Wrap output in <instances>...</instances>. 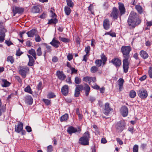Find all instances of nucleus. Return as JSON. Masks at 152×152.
Segmentation results:
<instances>
[{
  "mask_svg": "<svg viewBox=\"0 0 152 152\" xmlns=\"http://www.w3.org/2000/svg\"><path fill=\"white\" fill-rule=\"evenodd\" d=\"M127 23L130 28L132 29L141 23V20L135 12H131L128 18Z\"/></svg>",
  "mask_w": 152,
  "mask_h": 152,
  "instance_id": "nucleus-1",
  "label": "nucleus"
},
{
  "mask_svg": "<svg viewBox=\"0 0 152 152\" xmlns=\"http://www.w3.org/2000/svg\"><path fill=\"white\" fill-rule=\"evenodd\" d=\"M90 138V134L88 131L86 132L79 139V144L83 145H88L89 141Z\"/></svg>",
  "mask_w": 152,
  "mask_h": 152,
  "instance_id": "nucleus-2",
  "label": "nucleus"
},
{
  "mask_svg": "<svg viewBox=\"0 0 152 152\" xmlns=\"http://www.w3.org/2000/svg\"><path fill=\"white\" fill-rule=\"evenodd\" d=\"M121 50L123 53V56L124 59H129V53L131 50V47L129 46H123L122 47Z\"/></svg>",
  "mask_w": 152,
  "mask_h": 152,
  "instance_id": "nucleus-3",
  "label": "nucleus"
},
{
  "mask_svg": "<svg viewBox=\"0 0 152 152\" xmlns=\"http://www.w3.org/2000/svg\"><path fill=\"white\" fill-rule=\"evenodd\" d=\"M137 94L142 99H145L148 96L147 90L143 88L140 89L137 91Z\"/></svg>",
  "mask_w": 152,
  "mask_h": 152,
  "instance_id": "nucleus-4",
  "label": "nucleus"
},
{
  "mask_svg": "<svg viewBox=\"0 0 152 152\" xmlns=\"http://www.w3.org/2000/svg\"><path fill=\"white\" fill-rule=\"evenodd\" d=\"M67 132L70 135H71L73 133H75L76 132L80 134L81 132V129L79 127L77 129L72 126H70L67 128Z\"/></svg>",
  "mask_w": 152,
  "mask_h": 152,
  "instance_id": "nucleus-5",
  "label": "nucleus"
},
{
  "mask_svg": "<svg viewBox=\"0 0 152 152\" xmlns=\"http://www.w3.org/2000/svg\"><path fill=\"white\" fill-rule=\"evenodd\" d=\"M119 15L120 14L118 10L115 7H113L110 14V17L114 20H115L118 18Z\"/></svg>",
  "mask_w": 152,
  "mask_h": 152,
  "instance_id": "nucleus-6",
  "label": "nucleus"
},
{
  "mask_svg": "<svg viewBox=\"0 0 152 152\" xmlns=\"http://www.w3.org/2000/svg\"><path fill=\"white\" fill-rule=\"evenodd\" d=\"M28 71L29 69L27 66H20L19 70V73L23 77L25 78L26 77V74Z\"/></svg>",
  "mask_w": 152,
  "mask_h": 152,
  "instance_id": "nucleus-7",
  "label": "nucleus"
},
{
  "mask_svg": "<svg viewBox=\"0 0 152 152\" xmlns=\"http://www.w3.org/2000/svg\"><path fill=\"white\" fill-rule=\"evenodd\" d=\"M23 124L21 122H19L18 123L17 125H15V130L16 132L18 133H19L22 132V133L23 135L25 134V132L23 130Z\"/></svg>",
  "mask_w": 152,
  "mask_h": 152,
  "instance_id": "nucleus-8",
  "label": "nucleus"
},
{
  "mask_svg": "<svg viewBox=\"0 0 152 152\" xmlns=\"http://www.w3.org/2000/svg\"><path fill=\"white\" fill-rule=\"evenodd\" d=\"M129 59H124L123 61V68L124 69V72L125 73H127L129 69V62L128 60Z\"/></svg>",
  "mask_w": 152,
  "mask_h": 152,
  "instance_id": "nucleus-9",
  "label": "nucleus"
},
{
  "mask_svg": "<svg viewBox=\"0 0 152 152\" xmlns=\"http://www.w3.org/2000/svg\"><path fill=\"white\" fill-rule=\"evenodd\" d=\"M118 9L120 11V18H121V16L124 14L126 12V9H125L124 5L121 3H118Z\"/></svg>",
  "mask_w": 152,
  "mask_h": 152,
  "instance_id": "nucleus-10",
  "label": "nucleus"
},
{
  "mask_svg": "<svg viewBox=\"0 0 152 152\" xmlns=\"http://www.w3.org/2000/svg\"><path fill=\"white\" fill-rule=\"evenodd\" d=\"M111 62L116 67H119L121 65V60L118 58H114L112 59Z\"/></svg>",
  "mask_w": 152,
  "mask_h": 152,
  "instance_id": "nucleus-11",
  "label": "nucleus"
},
{
  "mask_svg": "<svg viewBox=\"0 0 152 152\" xmlns=\"http://www.w3.org/2000/svg\"><path fill=\"white\" fill-rule=\"evenodd\" d=\"M12 11L13 13V16H15L17 13L20 14L24 11V9L19 7H13Z\"/></svg>",
  "mask_w": 152,
  "mask_h": 152,
  "instance_id": "nucleus-12",
  "label": "nucleus"
},
{
  "mask_svg": "<svg viewBox=\"0 0 152 152\" xmlns=\"http://www.w3.org/2000/svg\"><path fill=\"white\" fill-rule=\"evenodd\" d=\"M43 45H44L45 47L44 54V56L45 57L47 53H50L52 51L51 47L46 43H43Z\"/></svg>",
  "mask_w": 152,
  "mask_h": 152,
  "instance_id": "nucleus-13",
  "label": "nucleus"
},
{
  "mask_svg": "<svg viewBox=\"0 0 152 152\" xmlns=\"http://www.w3.org/2000/svg\"><path fill=\"white\" fill-rule=\"evenodd\" d=\"M111 25V24L108 19L106 18L104 20L103 26L105 30H108L109 28Z\"/></svg>",
  "mask_w": 152,
  "mask_h": 152,
  "instance_id": "nucleus-14",
  "label": "nucleus"
},
{
  "mask_svg": "<svg viewBox=\"0 0 152 152\" xmlns=\"http://www.w3.org/2000/svg\"><path fill=\"white\" fill-rule=\"evenodd\" d=\"M56 75L58 78L61 80H64L66 76L62 71L58 70L56 72Z\"/></svg>",
  "mask_w": 152,
  "mask_h": 152,
  "instance_id": "nucleus-15",
  "label": "nucleus"
},
{
  "mask_svg": "<svg viewBox=\"0 0 152 152\" xmlns=\"http://www.w3.org/2000/svg\"><path fill=\"white\" fill-rule=\"evenodd\" d=\"M128 109L126 106H123L121 108V113L123 117L126 116L128 115Z\"/></svg>",
  "mask_w": 152,
  "mask_h": 152,
  "instance_id": "nucleus-16",
  "label": "nucleus"
},
{
  "mask_svg": "<svg viewBox=\"0 0 152 152\" xmlns=\"http://www.w3.org/2000/svg\"><path fill=\"white\" fill-rule=\"evenodd\" d=\"M111 110L112 109L110 107L109 104L108 103H106L105 105L104 113L105 115H107Z\"/></svg>",
  "mask_w": 152,
  "mask_h": 152,
  "instance_id": "nucleus-17",
  "label": "nucleus"
},
{
  "mask_svg": "<svg viewBox=\"0 0 152 152\" xmlns=\"http://www.w3.org/2000/svg\"><path fill=\"white\" fill-rule=\"evenodd\" d=\"M61 91L63 94L65 96H66L68 94L69 91V87L68 85H65L62 88Z\"/></svg>",
  "mask_w": 152,
  "mask_h": 152,
  "instance_id": "nucleus-18",
  "label": "nucleus"
},
{
  "mask_svg": "<svg viewBox=\"0 0 152 152\" xmlns=\"http://www.w3.org/2000/svg\"><path fill=\"white\" fill-rule=\"evenodd\" d=\"M60 44V42L56 40L55 38L53 39L52 41L50 43V45L56 48H58L59 47V45Z\"/></svg>",
  "mask_w": 152,
  "mask_h": 152,
  "instance_id": "nucleus-19",
  "label": "nucleus"
},
{
  "mask_svg": "<svg viewBox=\"0 0 152 152\" xmlns=\"http://www.w3.org/2000/svg\"><path fill=\"white\" fill-rule=\"evenodd\" d=\"M1 84L3 87H6L9 86L11 83L5 79L1 80Z\"/></svg>",
  "mask_w": 152,
  "mask_h": 152,
  "instance_id": "nucleus-20",
  "label": "nucleus"
},
{
  "mask_svg": "<svg viewBox=\"0 0 152 152\" xmlns=\"http://www.w3.org/2000/svg\"><path fill=\"white\" fill-rule=\"evenodd\" d=\"M116 128L118 132H121L124 129V126L121 122H119L116 125Z\"/></svg>",
  "mask_w": 152,
  "mask_h": 152,
  "instance_id": "nucleus-21",
  "label": "nucleus"
},
{
  "mask_svg": "<svg viewBox=\"0 0 152 152\" xmlns=\"http://www.w3.org/2000/svg\"><path fill=\"white\" fill-rule=\"evenodd\" d=\"M37 32L35 29H32L26 33L28 37H33Z\"/></svg>",
  "mask_w": 152,
  "mask_h": 152,
  "instance_id": "nucleus-22",
  "label": "nucleus"
},
{
  "mask_svg": "<svg viewBox=\"0 0 152 152\" xmlns=\"http://www.w3.org/2000/svg\"><path fill=\"white\" fill-rule=\"evenodd\" d=\"M27 56L29 59V61L28 63V65L29 66H33L34 62V59L33 57L28 54L27 55Z\"/></svg>",
  "mask_w": 152,
  "mask_h": 152,
  "instance_id": "nucleus-23",
  "label": "nucleus"
},
{
  "mask_svg": "<svg viewBox=\"0 0 152 152\" xmlns=\"http://www.w3.org/2000/svg\"><path fill=\"white\" fill-rule=\"evenodd\" d=\"M140 55L144 59L147 58L148 56V55L147 53L144 50H141L140 53Z\"/></svg>",
  "mask_w": 152,
  "mask_h": 152,
  "instance_id": "nucleus-24",
  "label": "nucleus"
},
{
  "mask_svg": "<svg viewBox=\"0 0 152 152\" xmlns=\"http://www.w3.org/2000/svg\"><path fill=\"white\" fill-rule=\"evenodd\" d=\"M25 101L27 104L30 105L32 104L33 99L31 96H28L25 98Z\"/></svg>",
  "mask_w": 152,
  "mask_h": 152,
  "instance_id": "nucleus-25",
  "label": "nucleus"
},
{
  "mask_svg": "<svg viewBox=\"0 0 152 152\" xmlns=\"http://www.w3.org/2000/svg\"><path fill=\"white\" fill-rule=\"evenodd\" d=\"M31 12L34 13H38L40 12V9L37 6H34L31 9Z\"/></svg>",
  "mask_w": 152,
  "mask_h": 152,
  "instance_id": "nucleus-26",
  "label": "nucleus"
},
{
  "mask_svg": "<svg viewBox=\"0 0 152 152\" xmlns=\"http://www.w3.org/2000/svg\"><path fill=\"white\" fill-rule=\"evenodd\" d=\"M28 53L32 55L34 58L36 60L37 58L35 50L33 49H31L28 51Z\"/></svg>",
  "mask_w": 152,
  "mask_h": 152,
  "instance_id": "nucleus-27",
  "label": "nucleus"
},
{
  "mask_svg": "<svg viewBox=\"0 0 152 152\" xmlns=\"http://www.w3.org/2000/svg\"><path fill=\"white\" fill-rule=\"evenodd\" d=\"M69 118L68 114L67 113L65 114L64 115L62 116L60 119L61 122L66 121Z\"/></svg>",
  "mask_w": 152,
  "mask_h": 152,
  "instance_id": "nucleus-28",
  "label": "nucleus"
},
{
  "mask_svg": "<svg viewBox=\"0 0 152 152\" xmlns=\"http://www.w3.org/2000/svg\"><path fill=\"white\" fill-rule=\"evenodd\" d=\"M64 11L65 14L67 15H69L71 13V10L70 7L66 6L64 7Z\"/></svg>",
  "mask_w": 152,
  "mask_h": 152,
  "instance_id": "nucleus-29",
  "label": "nucleus"
},
{
  "mask_svg": "<svg viewBox=\"0 0 152 152\" xmlns=\"http://www.w3.org/2000/svg\"><path fill=\"white\" fill-rule=\"evenodd\" d=\"M118 81L119 90H121V89L122 88L123 84L124 83V80L122 78H120L118 80Z\"/></svg>",
  "mask_w": 152,
  "mask_h": 152,
  "instance_id": "nucleus-30",
  "label": "nucleus"
},
{
  "mask_svg": "<svg viewBox=\"0 0 152 152\" xmlns=\"http://www.w3.org/2000/svg\"><path fill=\"white\" fill-rule=\"evenodd\" d=\"M101 59L103 62V65H104L105 64L107 61V57L105 56L104 53H102L101 56Z\"/></svg>",
  "mask_w": 152,
  "mask_h": 152,
  "instance_id": "nucleus-31",
  "label": "nucleus"
},
{
  "mask_svg": "<svg viewBox=\"0 0 152 152\" xmlns=\"http://www.w3.org/2000/svg\"><path fill=\"white\" fill-rule=\"evenodd\" d=\"M98 67L96 66H94L91 67L90 71L92 73H95L98 71Z\"/></svg>",
  "mask_w": 152,
  "mask_h": 152,
  "instance_id": "nucleus-32",
  "label": "nucleus"
},
{
  "mask_svg": "<svg viewBox=\"0 0 152 152\" xmlns=\"http://www.w3.org/2000/svg\"><path fill=\"white\" fill-rule=\"evenodd\" d=\"M95 63L96 66L98 67L101 66L102 64H103V62L101 60L97 59L95 61Z\"/></svg>",
  "mask_w": 152,
  "mask_h": 152,
  "instance_id": "nucleus-33",
  "label": "nucleus"
},
{
  "mask_svg": "<svg viewBox=\"0 0 152 152\" xmlns=\"http://www.w3.org/2000/svg\"><path fill=\"white\" fill-rule=\"evenodd\" d=\"M135 8L138 12L140 14H141L143 12L142 7L140 5H137L135 6Z\"/></svg>",
  "mask_w": 152,
  "mask_h": 152,
  "instance_id": "nucleus-34",
  "label": "nucleus"
},
{
  "mask_svg": "<svg viewBox=\"0 0 152 152\" xmlns=\"http://www.w3.org/2000/svg\"><path fill=\"white\" fill-rule=\"evenodd\" d=\"M24 91L25 92H27L31 94H32L33 93V91H32L31 87L29 86H28L25 88Z\"/></svg>",
  "mask_w": 152,
  "mask_h": 152,
  "instance_id": "nucleus-35",
  "label": "nucleus"
},
{
  "mask_svg": "<svg viewBox=\"0 0 152 152\" xmlns=\"http://www.w3.org/2000/svg\"><path fill=\"white\" fill-rule=\"evenodd\" d=\"M67 5L70 7H73L74 4L71 0H66Z\"/></svg>",
  "mask_w": 152,
  "mask_h": 152,
  "instance_id": "nucleus-36",
  "label": "nucleus"
},
{
  "mask_svg": "<svg viewBox=\"0 0 152 152\" xmlns=\"http://www.w3.org/2000/svg\"><path fill=\"white\" fill-rule=\"evenodd\" d=\"M7 61L8 62H10L12 64L14 62V58L12 56H9L7 58Z\"/></svg>",
  "mask_w": 152,
  "mask_h": 152,
  "instance_id": "nucleus-37",
  "label": "nucleus"
},
{
  "mask_svg": "<svg viewBox=\"0 0 152 152\" xmlns=\"http://www.w3.org/2000/svg\"><path fill=\"white\" fill-rule=\"evenodd\" d=\"M58 20L56 18L55 19H51L48 20V24H50L52 23H53L56 24L58 22Z\"/></svg>",
  "mask_w": 152,
  "mask_h": 152,
  "instance_id": "nucleus-38",
  "label": "nucleus"
},
{
  "mask_svg": "<svg viewBox=\"0 0 152 152\" xmlns=\"http://www.w3.org/2000/svg\"><path fill=\"white\" fill-rule=\"evenodd\" d=\"M136 96V93L135 91L132 90L130 92L129 96L132 98H134Z\"/></svg>",
  "mask_w": 152,
  "mask_h": 152,
  "instance_id": "nucleus-39",
  "label": "nucleus"
},
{
  "mask_svg": "<svg viewBox=\"0 0 152 152\" xmlns=\"http://www.w3.org/2000/svg\"><path fill=\"white\" fill-rule=\"evenodd\" d=\"M7 30L4 28L0 29V35L5 37V33L6 32Z\"/></svg>",
  "mask_w": 152,
  "mask_h": 152,
  "instance_id": "nucleus-40",
  "label": "nucleus"
},
{
  "mask_svg": "<svg viewBox=\"0 0 152 152\" xmlns=\"http://www.w3.org/2000/svg\"><path fill=\"white\" fill-rule=\"evenodd\" d=\"M59 39L60 41L65 43L68 42L69 41V40L68 39L64 37H59Z\"/></svg>",
  "mask_w": 152,
  "mask_h": 152,
  "instance_id": "nucleus-41",
  "label": "nucleus"
},
{
  "mask_svg": "<svg viewBox=\"0 0 152 152\" xmlns=\"http://www.w3.org/2000/svg\"><path fill=\"white\" fill-rule=\"evenodd\" d=\"M42 54V52L41 47H39L37 50V54L38 56H41Z\"/></svg>",
  "mask_w": 152,
  "mask_h": 152,
  "instance_id": "nucleus-42",
  "label": "nucleus"
},
{
  "mask_svg": "<svg viewBox=\"0 0 152 152\" xmlns=\"http://www.w3.org/2000/svg\"><path fill=\"white\" fill-rule=\"evenodd\" d=\"M81 82V79L78 77H76L75 78V82L76 84H79Z\"/></svg>",
  "mask_w": 152,
  "mask_h": 152,
  "instance_id": "nucleus-43",
  "label": "nucleus"
},
{
  "mask_svg": "<svg viewBox=\"0 0 152 152\" xmlns=\"http://www.w3.org/2000/svg\"><path fill=\"white\" fill-rule=\"evenodd\" d=\"M42 82L41 81H40L37 86V89L38 91H41V90L42 88Z\"/></svg>",
  "mask_w": 152,
  "mask_h": 152,
  "instance_id": "nucleus-44",
  "label": "nucleus"
},
{
  "mask_svg": "<svg viewBox=\"0 0 152 152\" xmlns=\"http://www.w3.org/2000/svg\"><path fill=\"white\" fill-rule=\"evenodd\" d=\"M6 107L5 106H3L0 107V116H1L2 113L4 112L6 110Z\"/></svg>",
  "mask_w": 152,
  "mask_h": 152,
  "instance_id": "nucleus-45",
  "label": "nucleus"
},
{
  "mask_svg": "<svg viewBox=\"0 0 152 152\" xmlns=\"http://www.w3.org/2000/svg\"><path fill=\"white\" fill-rule=\"evenodd\" d=\"M42 101L44 102L46 105H50L51 103L50 100L49 99H42Z\"/></svg>",
  "mask_w": 152,
  "mask_h": 152,
  "instance_id": "nucleus-46",
  "label": "nucleus"
},
{
  "mask_svg": "<svg viewBox=\"0 0 152 152\" xmlns=\"http://www.w3.org/2000/svg\"><path fill=\"white\" fill-rule=\"evenodd\" d=\"M80 94V91L75 89V92L74 95L75 97H78L79 96Z\"/></svg>",
  "mask_w": 152,
  "mask_h": 152,
  "instance_id": "nucleus-47",
  "label": "nucleus"
},
{
  "mask_svg": "<svg viewBox=\"0 0 152 152\" xmlns=\"http://www.w3.org/2000/svg\"><path fill=\"white\" fill-rule=\"evenodd\" d=\"M138 146L137 145H135L133 148V152H138Z\"/></svg>",
  "mask_w": 152,
  "mask_h": 152,
  "instance_id": "nucleus-48",
  "label": "nucleus"
},
{
  "mask_svg": "<svg viewBox=\"0 0 152 152\" xmlns=\"http://www.w3.org/2000/svg\"><path fill=\"white\" fill-rule=\"evenodd\" d=\"M90 77L88 76L85 77L83 78V80L86 82L88 83L89 84H90Z\"/></svg>",
  "mask_w": 152,
  "mask_h": 152,
  "instance_id": "nucleus-49",
  "label": "nucleus"
},
{
  "mask_svg": "<svg viewBox=\"0 0 152 152\" xmlns=\"http://www.w3.org/2000/svg\"><path fill=\"white\" fill-rule=\"evenodd\" d=\"M93 128L95 129V133L97 134H99V131L98 130V127L96 125H93Z\"/></svg>",
  "mask_w": 152,
  "mask_h": 152,
  "instance_id": "nucleus-50",
  "label": "nucleus"
},
{
  "mask_svg": "<svg viewBox=\"0 0 152 152\" xmlns=\"http://www.w3.org/2000/svg\"><path fill=\"white\" fill-rule=\"evenodd\" d=\"M83 87L82 85H78L76 86V89L80 91L83 89Z\"/></svg>",
  "mask_w": 152,
  "mask_h": 152,
  "instance_id": "nucleus-51",
  "label": "nucleus"
},
{
  "mask_svg": "<svg viewBox=\"0 0 152 152\" xmlns=\"http://www.w3.org/2000/svg\"><path fill=\"white\" fill-rule=\"evenodd\" d=\"M55 96V95L53 93L51 92L49 93L48 95V98H52Z\"/></svg>",
  "mask_w": 152,
  "mask_h": 152,
  "instance_id": "nucleus-52",
  "label": "nucleus"
},
{
  "mask_svg": "<svg viewBox=\"0 0 152 152\" xmlns=\"http://www.w3.org/2000/svg\"><path fill=\"white\" fill-rule=\"evenodd\" d=\"M35 41L37 42H39L41 41V40L40 37L38 35H36L35 37Z\"/></svg>",
  "mask_w": 152,
  "mask_h": 152,
  "instance_id": "nucleus-53",
  "label": "nucleus"
},
{
  "mask_svg": "<svg viewBox=\"0 0 152 152\" xmlns=\"http://www.w3.org/2000/svg\"><path fill=\"white\" fill-rule=\"evenodd\" d=\"M89 55L88 54H86L83 57V58L82 60L83 61H85L86 62L88 60V57Z\"/></svg>",
  "mask_w": 152,
  "mask_h": 152,
  "instance_id": "nucleus-54",
  "label": "nucleus"
},
{
  "mask_svg": "<svg viewBox=\"0 0 152 152\" xmlns=\"http://www.w3.org/2000/svg\"><path fill=\"white\" fill-rule=\"evenodd\" d=\"M84 89L85 90V91H90V88L88 84H86L85 85V86L84 87Z\"/></svg>",
  "mask_w": 152,
  "mask_h": 152,
  "instance_id": "nucleus-55",
  "label": "nucleus"
},
{
  "mask_svg": "<svg viewBox=\"0 0 152 152\" xmlns=\"http://www.w3.org/2000/svg\"><path fill=\"white\" fill-rule=\"evenodd\" d=\"M52 151V146L51 145L48 146L47 147V152H51Z\"/></svg>",
  "mask_w": 152,
  "mask_h": 152,
  "instance_id": "nucleus-56",
  "label": "nucleus"
},
{
  "mask_svg": "<svg viewBox=\"0 0 152 152\" xmlns=\"http://www.w3.org/2000/svg\"><path fill=\"white\" fill-rule=\"evenodd\" d=\"M90 47L89 46L87 47L86 48L85 51L86 53V54H88L89 53L90 50Z\"/></svg>",
  "mask_w": 152,
  "mask_h": 152,
  "instance_id": "nucleus-57",
  "label": "nucleus"
},
{
  "mask_svg": "<svg viewBox=\"0 0 152 152\" xmlns=\"http://www.w3.org/2000/svg\"><path fill=\"white\" fill-rule=\"evenodd\" d=\"M96 81V78L95 77H90V84L91 82H93V83H94Z\"/></svg>",
  "mask_w": 152,
  "mask_h": 152,
  "instance_id": "nucleus-58",
  "label": "nucleus"
},
{
  "mask_svg": "<svg viewBox=\"0 0 152 152\" xmlns=\"http://www.w3.org/2000/svg\"><path fill=\"white\" fill-rule=\"evenodd\" d=\"M67 58L69 61H70L73 58V56L72 54H69L67 56Z\"/></svg>",
  "mask_w": 152,
  "mask_h": 152,
  "instance_id": "nucleus-59",
  "label": "nucleus"
},
{
  "mask_svg": "<svg viewBox=\"0 0 152 152\" xmlns=\"http://www.w3.org/2000/svg\"><path fill=\"white\" fill-rule=\"evenodd\" d=\"M46 16V14L44 12L40 16L39 18L42 19H43L45 18Z\"/></svg>",
  "mask_w": 152,
  "mask_h": 152,
  "instance_id": "nucleus-60",
  "label": "nucleus"
},
{
  "mask_svg": "<svg viewBox=\"0 0 152 152\" xmlns=\"http://www.w3.org/2000/svg\"><path fill=\"white\" fill-rule=\"evenodd\" d=\"M146 77L147 76L145 75L140 77L139 78V80L141 81H142L145 80L146 78Z\"/></svg>",
  "mask_w": 152,
  "mask_h": 152,
  "instance_id": "nucleus-61",
  "label": "nucleus"
},
{
  "mask_svg": "<svg viewBox=\"0 0 152 152\" xmlns=\"http://www.w3.org/2000/svg\"><path fill=\"white\" fill-rule=\"evenodd\" d=\"M26 129L28 132H30L31 131V128L29 126H26Z\"/></svg>",
  "mask_w": 152,
  "mask_h": 152,
  "instance_id": "nucleus-62",
  "label": "nucleus"
},
{
  "mask_svg": "<svg viewBox=\"0 0 152 152\" xmlns=\"http://www.w3.org/2000/svg\"><path fill=\"white\" fill-rule=\"evenodd\" d=\"M148 73L149 77L152 78V69L150 67L148 71Z\"/></svg>",
  "mask_w": 152,
  "mask_h": 152,
  "instance_id": "nucleus-63",
  "label": "nucleus"
},
{
  "mask_svg": "<svg viewBox=\"0 0 152 152\" xmlns=\"http://www.w3.org/2000/svg\"><path fill=\"white\" fill-rule=\"evenodd\" d=\"M116 140L117 142L119 143L120 145H121L123 144V141L119 138H116Z\"/></svg>",
  "mask_w": 152,
  "mask_h": 152,
  "instance_id": "nucleus-64",
  "label": "nucleus"
}]
</instances>
